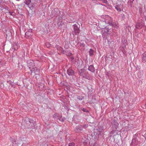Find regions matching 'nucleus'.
Segmentation results:
<instances>
[{"instance_id":"nucleus-6","label":"nucleus","mask_w":146,"mask_h":146,"mask_svg":"<svg viewBox=\"0 0 146 146\" xmlns=\"http://www.w3.org/2000/svg\"><path fill=\"white\" fill-rule=\"evenodd\" d=\"M111 124L112 125L113 127V130L117 129V128L119 125L117 120L115 119H113L112 122H111Z\"/></svg>"},{"instance_id":"nucleus-10","label":"nucleus","mask_w":146,"mask_h":146,"mask_svg":"<svg viewBox=\"0 0 146 146\" xmlns=\"http://www.w3.org/2000/svg\"><path fill=\"white\" fill-rule=\"evenodd\" d=\"M32 35V31L31 30H30L25 33V37L26 38H28L31 36Z\"/></svg>"},{"instance_id":"nucleus-7","label":"nucleus","mask_w":146,"mask_h":146,"mask_svg":"<svg viewBox=\"0 0 146 146\" xmlns=\"http://www.w3.org/2000/svg\"><path fill=\"white\" fill-rule=\"evenodd\" d=\"M51 13L53 15L56 17L60 15V12L58 8H55L52 11Z\"/></svg>"},{"instance_id":"nucleus-18","label":"nucleus","mask_w":146,"mask_h":146,"mask_svg":"<svg viewBox=\"0 0 146 146\" xmlns=\"http://www.w3.org/2000/svg\"><path fill=\"white\" fill-rule=\"evenodd\" d=\"M19 141L17 139H15L14 141L12 142L13 146H18L19 144Z\"/></svg>"},{"instance_id":"nucleus-16","label":"nucleus","mask_w":146,"mask_h":146,"mask_svg":"<svg viewBox=\"0 0 146 146\" xmlns=\"http://www.w3.org/2000/svg\"><path fill=\"white\" fill-rule=\"evenodd\" d=\"M102 31V32L104 33H106L107 34H110L111 33L109 32V30L107 27H106L105 28L103 29Z\"/></svg>"},{"instance_id":"nucleus-22","label":"nucleus","mask_w":146,"mask_h":146,"mask_svg":"<svg viewBox=\"0 0 146 146\" xmlns=\"http://www.w3.org/2000/svg\"><path fill=\"white\" fill-rule=\"evenodd\" d=\"M103 129V128L102 126H100L98 129V131L100 132H102Z\"/></svg>"},{"instance_id":"nucleus-3","label":"nucleus","mask_w":146,"mask_h":146,"mask_svg":"<svg viewBox=\"0 0 146 146\" xmlns=\"http://www.w3.org/2000/svg\"><path fill=\"white\" fill-rule=\"evenodd\" d=\"M27 65L30 70L31 71V70H33L35 67V64L34 61L33 60H29L27 62Z\"/></svg>"},{"instance_id":"nucleus-30","label":"nucleus","mask_w":146,"mask_h":146,"mask_svg":"<svg viewBox=\"0 0 146 146\" xmlns=\"http://www.w3.org/2000/svg\"><path fill=\"white\" fill-rule=\"evenodd\" d=\"M89 54L90 56H91V48L90 49Z\"/></svg>"},{"instance_id":"nucleus-27","label":"nucleus","mask_w":146,"mask_h":146,"mask_svg":"<svg viewBox=\"0 0 146 146\" xmlns=\"http://www.w3.org/2000/svg\"><path fill=\"white\" fill-rule=\"evenodd\" d=\"M10 140L11 141V142H12L13 141H14L13 138L12 137H10Z\"/></svg>"},{"instance_id":"nucleus-4","label":"nucleus","mask_w":146,"mask_h":146,"mask_svg":"<svg viewBox=\"0 0 146 146\" xmlns=\"http://www.w3.org/2000/svg\"><path fill=\"white\" fill-rule=\"evenodd\" d=\"M73 27L74 28L73 32L76 35L77 34H79L80 32V30L79 29L80 27V25L75 24L74 25H73Z\"/></svg>"},{"instance_id":"nucleus-29","label":"nucleus","mask_w":146,"mask_h":146,"mask_svg":"<svg viewBox=\"0 0 146 146\" xmlns=\"http://www.w3.org/2000/svg\"><path fill=\"white\" fill-rule=\"evenodd\" d=\"M50 44L49 43H48V44L47 43L46 44V46L47 47H49L50 46Z\"/></svg>"},{"instance_id":"nucleus-17","label":"nucleus","mask_w":146,"mask_h":146,"mask_svg":"<svg viewBox=\"0 0 146 146\" xmlns=\"http://www.w3.org/2000/svg\"><path fill=\"white\" fill-rule=\"evenodd\" d=\"M142 61L143 63L146 62V53H143L142 57Z\"/></svg>"},{"instance_id":"nucleus-24","label":"nucleus","mask_w":146,"mask_h":146,"mask_svg":"<svg viewBox=\"0 0 146 146\" xmlns=\"http://www.w3.org/2000/svg\"><path fill=\"white\" fill-rule=\"evenodd\" d=\"M58 116V114L57 113L54 114L53 115V117L54 118H56Z\"/></svg>"},{"instance_id":"nucleus-38","label":"nucleus","mask_w":146,"mask_h":146,"mask_svg":"<svg viewBox=\"0 0 146 146\" xmlns=\"http://www.w3.org/2000/svg\"><path fill=\"white\" fill-rule=\"evenodd\" d=\"M93 67H94L93 66H92V68Z\"/></svg>"},{"instance_id":"nucleus-5","label":"nucleus","mask_w":146,"mask_h":146,"mask_svg":"<svg viewBox=\"0 0 146 146\" xmlns=\"http://www.w3.org/2000/svg\"><path fill=\"white\" fill-rule=\"evenodd\" d=\"M79 74L81 76L86 78L87 76V73L85 69H82L79 70Z\"/></svg>"},{"instance_id":"nucleus-32","label":"nucleus","mask_w":146,"mask_h":146,"mask_svg":"<svg viewBox=\"0 0 146 146\" xmlns=\"http://www.w3.org/2000/svg\"><path fill=\"white\" fill-rule=\"evenodd\" d=\"M56 48H57V49H58V48L60 47L59 46H58L56 45L55 46Z\"/></svg>"},{"instance_id":"nucleus-35","label":"nucleus","mask_w":146,"mask_h":146,"mask_svg":"<svg viewBox=\"0 0 146 146\" xmlns=\"http://www.w3.org/2000/svg\"><path fill=\"white\" fill-rule=\"evenodd\" d=\"M86 109L83 108V110L84 111H86Z\"/></svg>"},{"instance_id":"nucleus-15","label":"nucleus","mask_w":146,"mask_h":146,"mask_svg":"<svg viewBox=\"0 0 146 146\" xmlns=\"http://www.w3.org/2000/svg\"><path fill=\"white\" fill-rule=\"evenodd\" d=\"M143 26V24L141 22L137 23L135 27L136 28L139 29Z\"/></svg>"},{"instance_id":"nucleus-8","label":"nucleus","mask_w":146,"mask_h":146,"mask_svg":"<svg viewBox=\"0 0 146 146\" xmlns=\"http://www.w3.org/2000/svg\"><path fill=\"white\" fill-rule=\"evenodd\" d=\"M138 143V141L136 138L132 139L130 145L131 146H135L137 145Z\"/></svg>"},{"instance_id":"nucleus-1","label":"nucleus","mask_w":146,"mask_h":146,"mask_svg":"<svg viewBox=\"0 0 146 146\" xmlns=\"http://www.w3.org/2000/svg\"><path fill=\"white\" fill-rule=\"evenodd\" d=\"M111 17L108 15L102 16L100 21L99 22L98 26L101 29L105 28L106 24H111Z\"/></svg>"},{"instance_id":"nucleus-37","label":"nucleus","mask_w":146,"mask_h":146,"mask_svg":"<svg viewBox=\"0 0 146 146\" xmlns=\"http://www.w3.org/2000/svg\"><path fill=\"white\" fill-rule=\"evenodd\" d=\"M92 53L93 52V50H92Z\"/></svg>"},{"instance_id":"nucleus-34","label":"nucleus","mask_w":146,"mask_h":146,"mask_svg":"<svg viewBox=\"0 0 146 146\" xmlns=\"http://www.w3.org/2000/svg\"><path fill=\"white\" fill-rule=\"evenodd\" d=\"M125 122L127 124L129 123V122L127 121H126V122Z\"/></svg>"},{"instance_id":"nucleus-31","label":"nucleus","mask_w":146,"mask_h":146,"mask_svg":"<svg viewBox=\"0 0 146 146\" xmlns=\"http://www.w3.org/2000/svg\"><path fill=\"white\" fill-rule=\"evenodd\" d=\"M88 127V125H84L83 126V128H85L87 127Z\"/></svg>"},{"instance_id":"nucleus-26","label":"nucleus","mask_w":146,"mask_h":146,"mask_svg":"<svg viewBox=\"0 0 146 146\" xmlns=\"http://www.w3.org/2000/svg\"><path fill=\"white\" fill-rule=\"evenodd\" d=\"M88 70L90 71H91V65L89 66Z\"/></svg>"},{"instance_id":"nucleus-14","label":"nucleus","mask_w":146,"mask_h":146,"mask_svg":"<svg viewBox=\"0 0 146 146\" xmlns=\"http://www.w3.org/2000/svg\"><path fill=\"white\" fill-rule=\"evenodd\" d=\"M114 7L115 9L119 12L121 11V9L122 8V6L121 5H115Z\"/></svg>"},{"instance_id":"nucleus-20","label":"nucleus","mask_w":146,"mask_h":146,"mask_svg":"<svg viewBox=\"0 0 146 146\" xmlns=\"http://www.w3.org/2000/svg\"><path fill=\"white\" fill-rule=\"evenodd\" d=\"M111 24H109V25L112 26L115 28H118V27L116 24H114L112 23V19L111 18Z\"/></svg>"},{"instance_id":"nucleus-19","label":"nucleus","mask_w":146,"mask_h":146,"mask_svg":"<svg viewBox=\"0 0 146 146\" xmlns=\"http://www.w3.org/2000/svg\"><path fill=\"white\" fill-rule=\"evenodd\" d=\"M81 125H78L76 126V129L77 130L76 131H82V128L81 127Z\"/></svg>"},{"instance_id":"nucleus-39","label":"nucleus","mask_w":146,"mask_h":146,"mask_svg":"<svg viewBox=\"0 0 146 146\" xmlns=\"http://www.w3.org/2000/svg\"><path fill=\"white\" fill-rule=\"evenodd\" d=\"M58 119H59V120H60V119H59V118H58Z\"/></svg>"},{"instance_id":"nucleus-28","label":"nucleus","mask_w":146,"mask_h":146,"mask_svg":"<svg viewBox=\"0 0 146 146\" xmlns=\"http://www.w3.org/2000/svg\"><path fill=\"white\" fill-rule=\"evenodd\" d=\"M8 13L10 15H13V12L12 13L10 11H9Z\"/></svg>"},{"instance_id":"nucleus-21","label":"nucleus","mask_w":146,"mask_h":146,"mask_svg":"<svg viewBox=\"0 0 146 146\" xmlns=\"http://www.w3.org/2000/svg\"><path fill=\"white\" fill-rule=\"evenodd\" d=\"M80 47H81V49H84V47L85 46V44L84 43H80L79 44Z\"/></svg>"},{"instance_id":"nucleus-33","label":"nucleus","mask_w":146,"mask_h":146,"mask_svg":"<svg viewBox=\"0 0 146 146\" xmlns=\"http://www.w3.org/2000/svg\"><path fill=\"white\" fill-rule=\"evenodd\" d=\"M134 0H129V1L131 3H133Z\"/></svg>"},{"instance_id":"nucleus-9","label":"nucleus","mask_w":146,"mask_h":146,"mask_svg":"<svg viewBox=\"0 0 146 146\" xmlns=\"http://www.w3.org/2000/svg\"><path fill=\"white\" fill-rule=\"evenodd\" d=\"M29 122L30 123L29 125V128H33L34 127L35 121L31 119H29Z\"/></svg>"},{"instance_id":"nucleus-25","label":"nucleus","mask_w":146,"mask_h":146,"mask_svg":"<svg viewBox=\"0 0 146 146\" xmlns=\"http://www.w3.org/2000/svg\"><path fill=\"white\" fill-rule=\"evenodd\" d=\"M69 146H75V143H70L69 144Z\"/></svg>"},{"instance_id":"nucleus-13","label":"nucleus","mask_w":146,"mask_h":146,"mask_svg":"<svg viewBox=\"0 0 146 146\" xmlns=\"http://www.w3.org/2000/svg\"><path fill=\"white\" fill-rule=\"evenodd\" d=\"M20 46L18 42H15L13 44V48L14 49V50H17Z\"/></svg>"},{"instance_id":"nucleus-2","label":"nucleus","mask_w":146,"mask_h":146,"mask_svg":"<svg viewBox=\"0 0 146 146\" xmlns=\"http://www.w3.org/2000/svg\"><path fill=\"white\" fill-rule=\"evenodd\" d=\"M24 3L27 5L31 10L35 11L36 9V3H33L31 0H25Z\"/></svg>"},{"instance_id":"nucleus-36","label":"nucleus","mask_w":146,"mask_h":146,"mask_svg":"<svg viewBox=\"0 0 146 146\" xmlns=\"http://www.w3.org/2000/svg\"><path fill=\"white\" fill-rule=\"evenodd\" d=\"M129 127V126H125V127Z\"/></svg>"},{"instance_id":"nucleus-23","label":"nucleus","mask_w":146,"mask_h":146,"mask_svg":"<svg viewBox=\"0 0 146 146\" xmlns=\"http://www.w3.org/2000/svg\"><path fill=\"white\" fill-rule=\"evenodd\" d=\"M77 98L79 100H81L83 99V97L82 96H79Z\"/></svg>"},{"instance_id":"nucleus-11","label":"nucleus","mask_w":146,"mask_h":146,"mask_svg":"<svg viewBox=\"0 0 146 146\" xmlns=\"http://www.w3.org/2000/svg\"><path fill=\"white\" fill-rule=\"evenodd\" d=\"M67 73L69 76H72L74 74V71L71 68H69L67 70Z\"/></svg>"},{"instance_id":"nucleus-12","label":"nucleus","mask_w":146,"mask_h":146,"mask_svg":"<svg viewBox=\"0 0 146 146\" xmlns=\"http://www.w3.org/2000/svg\"><path fill=\"white\" fill-rule=\"evenodd\" d=\"M39 70L37 68H36V67L34 68V69L31 70V73H32L34 72H35V74L36 75H37L39 74Z\"/></svg>"}]
</instances>
